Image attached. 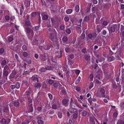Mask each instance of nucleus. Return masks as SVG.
Listing matches in <instances>:
<instances>
[{
	"instance_id": "obj_50",
	"label": "nucleus",
	"mask_w": 124,
	"mask_h": 124,
	"mask_svg": "<svg viewBox=\"0 0 124 124\" xmlns=\"http://www.w3.org/2000/svg\"><path fill=\"white\" fill-rule=\"evenodd\" d=\"M26 94L27 95H29L31 94V91L30 90L27 91L26 92Z\"/></svg>"
},
{
	"instance_id": "obj_2",
	"label": "nucleus",
	"mask_w": 124,
	"mask_h": 124,
	"mask_svg": "<svg viewBox=\"0 0 124 124\" xmlns=\"http://www.w3.org/2000/svg\"><path fill=\"white\" fill-rule=\"evenodd\" d=\"M71 101L70 104V106L71 107H75V105H77V106L79 108H82L78 104L77 102L75 100H73L71 98Z\"/></svg>"
},
{
	"instance_id": "obj_43",
	"label": "nucleus",
	"mask_w": 124,
	"mask_h": 124,
	"mask_svg": "<svg viewBox=\"0 0 124 124\" xmlns=\"http://www.w3.org/2000/svg\"><path fill=\"white\" fill-rule=\"evenodd\" d=\"M6 63V60H4L2 61L1 63V64L2 65L4 66L5 65Z\"/></svg>"
},
{
	"instance_id": "obj_10",
	"label": "nucleus",
	"mask_w": 124,
	"mask_h": 124,
	"mask_svg": "<svg viewBox=\"0 0 124 124\" xmlns=\"http://www.w3.org/2000/svg\"><path fill=\"white\" fill-rule=\"evenodd\" d=\"M69 111L70 113H73L77 111V110L75 108L70 107L69 108Z\"/></svg>"
},
{
	"instance_id": "obj_25",
	"label": "nucleus",
	"mask_w": 124,
	"mask_h": 124,
	"mask_svg": "<svg viewBox=\"0 0 124 124\" xmlns=\"http://www.w3.org/2000/svg\"><path fill=\"white\" fill-rule=\"evenodd\" d=\"M93 74H91L89 76V78L90 79V81H93Z\"/></svg>"
},
{
	"instance_id": "obj_49",
	"label": "nucleus",
	"mask_w": 124,
	"mask_h": 124,
	"mask_svg": "<svg viewBox=\"0 0 124 124\" xmlns=\"http://www.w3.org/2000/svg\"><path fill=\"white\" fill-rule=\"evenodd\" d=\"M63 41L64 42H66L68 40V38L66 37H64L62 39Z\"/></svg>"
},
{
	"instance_id": "obj_5",
	"label": "nucleus",
	"mask_w": 124,
	"mask_h": 124,
	"mask_svg": "<svg viewBox=\"0 0 124 124\" xmlns=\"http://www.w3.org/2000/svg\"><path fill=\"white\" fill-rule=\"evenodd\" d=\"M117 27V24H114L111 26H109L108 27V30L109 32L110 31L111 32H114L115 31L116 28Z\"/></svg>"
},
{
	"instance_id": "obj_13",
	"label": "nucleus",
	"mask_w": 124,
	"mask_h": 124,
	"mask_svg": "<svg viewBox=\"0 0 124 124\" xmlns=\"http://www.w3.org/2000/svg\"><path fill=\"white\" fill-rule=\"evenodd\" d=\"M94 117H90V120L91 124H95V122L94 121Z\"/></svg>"
},
{
	"instance_id": "obj_54",
	"label": "nucleus",
	"mask_w": 124,
	"mask_h": 124,
	"mask_svg": "<svg viewBox=\"0 0 124 124\" xmlns=\"http://www.w3.org/2000/svg\"><path fill=\"white\" fill-rule=\"evenodd\" d=\"M108 24L107 22L106 21H104L102 23V24L104 26H106Z\"/></svg>"
},
{
	"instance_id": "obj_56",
	"label": "nucleus",
	"mask_w": 124,
	"mask_h": 124,
	"mask_svg": "<svg viewBox=\"0 0 124 124\" xmlns=\"http://www.w3.org/2000/svg\"><path fill=\"white\" fill-rule=\"evenodd\" d=\"M48 95L50 99L52 100L53 98L52 95L51 94L49 93Z\"/></svg>"
},
{
	"instance_id": "obj_12",
	"label": "nucleus",
	"mask_w": 124,
	"mask_h": 124,
	"mask_svg": "<svg viewBox=\"0 0 124 124\" xmlns=\"http://www.w3.org/2000/svg\"><path fill=\"white\" fill-rule=\"evenodd\" d=\"M28 108L29 109V112H32L33 109L32 104H31L30 105V106L28 107Z\"/></svg>"
},
{
	"instance_id": "obj_1",
	"label": "nucleus",
	"mask_w": 124,
	"mask_h": 124,
	"mask_svg": "<svg viewBox=\"0 0 124 124\" xmlns=\"http://www.w3.org/2000/svg\"><path fill=\"white\" fill-rule=\"evenodd\" d=\"M57 35L56 31L54 30L53 31V33L50 34L49 37L50 39L52 41L56 42L57 41Z\"/></svg>"
},
{
	"instance_id": "obj_31",
	"label": "nucleus",
	"mask_w": 124,
	"mask_h": 124,
	"mask_svg": "<svg viewBox=\"0 0 124 124\" xmlns=\"http://www.w3.org/2000/svg\"><path fill=\"white\" fill-rule=\"evenodd\" d=\"M85 59L86 60L88 61L90 59V56L89 54H88L87 55L85 56Z\"/></svg>"
},
{
	"instance_id": "obj_7",
	"label": "nucleus",
	"mask_w": 124,
	"mask_h": 124,
	"mask_svg": "<svg viewBox=\"0 0 124 124\" xmlns=\"http://www.w3.org/2000/svg\"><path fill=\"white\" fill-rule=\"evenodd\" d=\"M81 102H79L81 103L83 106L85 107H87V103L86 101L85 100V99L83 100V101H80Z\"/></svg>"
},
{
	"instance_id": "obj_58",
	"label": "nucleus",
	"mask_w": 124,
	"mask_h": 124,
	"mask_svg": "<svg viewBox=\"0 0 124 124\" xmlns=\"http://www.w3.org/2000/svg\"><path fill=\"white\" fill-rule=\"evenodd\" d=\"M92 35L93 36V38H95L97 36L96 33L95 32L93 33L92 34Z\"/></svg>"
},
{
	"instance_id": "obj_59",
	"label": "nucleus",
	"mask_w": 124,
	"mask_h": 124,
	"mask_svg": "<svg viewBox=\"0 0 124 124\" xmlns=\"http://www.w3.org/2000/svg\"><path fill=\"white\" fill-rule=\"evenodd\" d=\"M89 18L87 16H85L84 20V21L87 22L89 20Z\"/></svg>"
},
{
	"instance_id": "obj_23",
	"label": "nucleus",
	"mask_w": 124,
	"mask_h": 124,
	"mask_svg": "<svg viewBox=\"0 0 124 124\" xmlns=\"http://www.w3.org/2000/svg\"><path fill=\"white\" fill-rule=\"evenodd\" d=\"M73 11V10L71 9H69L67 10L66 11V13L68 14H70Z\"/></svg>"
},
{
	"instance_id": "obj_47",
	"label": "nucleus",
	"mask_w": 124,
	"mask_h": 124,
	"mask_svg": "<svg viewBox=\"0 0 124 124\" xmlns=\"http://www.w3.org/2000/svg\"><path fill=\"white\" fill-rule=\"evenodd\" d=\"M54 112V110H50L49 111V114L50 115L53 114Z\"/></svg>"
},
{
	"instance_id": "obj_18",
	"label": "nucleus",
	"mask_w": 124,
	"mask_h": 124,
	"mask_svg": "<svg viewBox=\"0 0 124 124\" xmlns=\"http://www.w3.org/2000/svg\"><path fill=\"white\" fill-rule=\"evenodd\" d=\"M30 1L29 0H26L24 2V4L26 6L28 7L30 5Z\"/></svg>"
},
{
	"instance_id": "obj_61",
	"label": "nucleus",
	"mask_w": 124,
	"mask_h": 124,
	"mask_svg": "<svg viewBox=\"0 0 124 124\" xmlns=\"http://www.w3.org/2000/svg\"><path fill=\"white\" fill-rule=\"evenodd\" d=\"M82 51L83 53H85L87 52L86 49L85 48H83L82 50Z\"/></svg>"
},
{
	"instance_id": "obj_33",
	"label": "nucleus",
	"mask_w": 124,
	"mask_h": 124,
	"mask_svg": "<svg viewBox=\"0 0 124 124\" xmlns=\"http://www.w3.org/2000/svg\"><path fill=\"white\" fill-rule=\"evenodd\" d=\"M31 29L29 27H27L26 29V31L27 33H30L31 32Z\"/></svg>"
},
{
	"instance_id": "obj_8",
	"label": "nucleus",
	"mask_w": 124,
	"mask_h": 124,
	"mask_svg": "<svg viewBox=\"0 0 124 124\" xmlns=\"http://www.w3.org/2000/svg\"><path fill=\"white\" fill-rule=\"evenodd\" d=\"M39 77L38 76L36 75H34L32 77V80L34 82H35L37 81V82H39L38 79Z\"/></svg>"
},
{
	"instance_id": "obj_24",
	"label": "nucleus",
	"mask_w": 124,
	"mask_h": 124,
	"mask_svg": "<svg viewBox=\"0 0 124 124\" xmlns=\"http://www.w3.org/2000/svg\"><path fill=\"white\" fill-rule=\"evenodd\" d=\"M65 51L67 53L71 52V48L70 47H67L65 48Z\"/></svg>"
},
{
	"instance_id": "obj_27",
	"label": "nucleus",
	"mask_w": 124,
	"mask_h": 124,
	"mask_svg": "<svg viewBox=\"0 0 124 124\" xmlns=\"http://www.w3.org/2000/svg\"><path fill=\"white\" fill-rule=\"evenodd\" d=\"M75 95L76 98L78 99V102H81V101H80L79 100V97L80 96L79 94L78 93H76Z\"/></svg>"
},
{
	"instance_id": "obj_55",
	"label": "nucleus",
	"mask_w": 124,
	"mask_h": 124,
	"mask_svg": "<svg viewBox=\"0 0 124 124\" xmlns=\"http://www.w3.org/2000/svg\"><path fill=\"white\" fill-rule=\"evenodd\" d=\"M64 20L66 22L68 21L69 20V18L68 16H65L64 18Z\"/></svg>"
},
{
	"instance_id": "obj_16",
	"label": "nucleus",
	"mask_w": 124,
	"mask_h": 124,
	"mask_svg": "<svg viewBox=\"0 0 124 124\" xmlns=\"http://www.w3.org/2000/svg\"><path fill=\"white\" fill-rule=\"evenodd\" d=\"M42 18L43 20H46L48 18V15H46L42 14Z\"/></svg>"
},
{
	"instance_id": "obj_51",
	"label": "nucleus",
	"mask_w": 124,
	"mask_h": 124,
	"mask_svg": "<svg viewBox=\"0 0 124 124\" xmlns=\"http://www.w3.org/2000/svg\"><path fill=\"white\" fill-rule=\"evenodd\" d=\"M54 82L53 80L51 79L49 80L48 81V83L50 85H52Z\"/></svg>"
},
{
	"instance_id": "obj_62",
	"label": "nucleus",
	"mask_w": 124,
	"mask_h": 124,
	"mask_svg": "<svg viewBox=\"0 0 124 124\" xmlns=\"http://www.w3.org/2000/svg\"><path fill=\"white\" fill-rule=\"evenodd\" d=\"M60 28L62 30H63L65 28L64 25H61L60 26Z\"/></svg>"
},
{
	"instance_id": "obj_11",
	"label": "nucleus",
	"mask_w": 124,
	"mask_h": 124,
	"mask_svg": "<svg viewBox=\"0 0 124 124\" xmlns=\"http://www.w3.org/2000/svg\"><path fill=\"white\" fill-rule=\"evenodd\" d=\"M16 73V72L15 70H13L11 73L10 74V77L12 78H13L15 77V75Z\"/></svg>"
},
{
	"instance_id": "obj_46",
	"label": "nucleus",
	"mask_w": 124,
	"mask_h": 124,
	"mask_svg": "<svg viewBox=\"0 0 124 124\" xmlns=\"http://www.w3.org/2000/svg\"><path fill=\"white\" fill-rule=\"evenodd\" d=\"M112 87L114 88L115 89H116L117 87V86L116 85V84L115 83V84H112Z\"/></svg>"
},
{
	"instance_id": "obj_32",
	"label": "nucleus",
	"mask_w": 124,
	"mask_h": 124,
	"mask_svg": "<svg viewBox=\"0 0 124 124\" xmlns=\"http://www.w3.org/2000/svg\"><path fill=\"white\" fill-rule=\"evenodd\" d=\"M25 25L27 26H30L31 25V23L29 21H25Z\"/></svg>"
},
{
	"instance_id": "obj_30",
	"label": "nucleus",
	"mask_w": 124,
	"mask_h": 124,
	"mask_svg": "<svg viewBox=\"0 0 124 124\" xmlns=\"http://www.w3.org/2000/svg\"><path fill=\"white\" fill-rule=\"evenodd\" d=\"M116 124H124V122L122 120H119L117 122Z\"/></svg>"
},
{
	"instance_id": "obj_53",
	"label": "nucleus",
	"mask_w": 124,
	"mask_h": 124,
	"mask_svg": "<svg viewBox=\"0 0 124 124\" xmlns=\"http://www.w3.org/2000/svg\"><path fill=\"white\" fill-rule=\"evenodd\" d=\"M66 32L68 34H69L71 33V30L70 29H68L66 30Z\"/></svg>"
},
{
	"instance_id": "obj_52",
	"label": "nucleus",
	"mask_w": 124,
	"mask_h": 124,
	"mask_svg": "<svg viewBox=\"0 0 124 124\" xmlns=\"http://www.w3.org/2000/svg\"><path fill=\"white\" fill-rule=\"evenodd\" d=\"M13 40V38L12 37H8V40L10 42H11Z\"/></svg>"
},
{
	"instance_id": "obj_20",
	"label": "nucleus",
	"mask_w": 124,
	"mask_h": 124,
	"mask_svg": "<svg viewBox=\"0 0 124 124\" xmlns=\"http://www.w3.org/2000/svg\"><path fill=\"white\" fill-rule=\"evenodd\" d=\"M71 117L72 119L77 118L78 117V114L76 113L73 114L72 115Z\"/></svg>"
},
{
	"instance_id": "obj_34",
	"label": "nucleus",
	"mask_w": 124,
	"mask_h": 124,
	"mask_svg": "<svg viewBox=\"0 0 124 124\" xmlns=\"http://www.w3.org/2000/svg\"><path fill=\"white\" fill-rule=\"evenodd\" d=\"M8 74V72L7 71L3 70V75L5 76H7Z\"/></svg>"
},
{
	"instance_id": "obj_64",
	"label": "nucleus",
	"mask_w": 124,
	"mask_h": 124,
	"mask_svg": "<svg viewBox=\"0 0 124 124\" xmlns=\"http://www.w3.org/2000/svg\"><path fill=\"white\" fill-rule=\"evenodd\" d=\"M121 32L124 31V26L123 25H121Z\"/></svg>"
},
{
	"instance_id": "obj_9",
	"label": "nucleus",
	"mask_w": 124,
	"mask_h": 124,
	"mask_svg": "<svg viewBox=\"0 0 124 124\" xmlns=\"http://www.w3.org/2000/svg\"><path fill=\"white\" fill-rule=\"evenodd\" d=\"M40 58L43 61H45L46 60V54L45 53H43L41 54L40 56Z\"/></svg>"
},
{
	"instance_id": "obj_3",
	"label": "nucleus",
	"mask_w": 124,
	"mask_h": 124,
	"mask_svg": "<svg viewBox=\"0 0 124 124\" xmlns=\"http://www.w3.org/2000/svg\"><path fill=\"white\" fill-rule=\"evenodd\" d=\"M53 69V67L52 66H46L45 67V68H41L39 70V71L41 72H44L46 71V70H52Z\"/></svg>"
},
{
	"instance_id": "obj_57",
	"label": "nucleus",
	"mask_w": 124,
	"mask_h": 124,
	"mask_svg": "<svg viewBox=\"0 0 124 124\" xmlns=\"http://www.w3.org/2000/svg\"><path fill=\"white\" fill-rule=\"evenodd\" d=\"M69 57L70 59H73L74 58V56L73 54H72L69 55Z\"/></svg>"
},
{
	"instance_id": "obj_36",
	"label": "nucleus",
	"mask_w": 124,
	"mask_h": 124,
	"mask_svg": "<svg viewBox=\"0 0 124 124\" xmlns=\"http://www.w3.org/2000/svg\"><path fill=\"white\" fill-rule=\"evenodd\" d=\"M79 10V7L78 5H77L75 7V10L77 12H78Z\"/></svg>"
},
{
	"instance_id": "obj_22",
	"label": "nucleus",
	"mask_w": 124,
	"mask_h": 124,
	"mask_svg": "<svg viewBox=\"0 0 124 124\" xmlns=\"http://www.w3.org/2000/svg\"><path fill=\"white\" fill-rule=\"evenodd\" d=\"M63 104L65 106H67V101L66 99H64L62 100V101Z\"/></svg>"
},
{
	"instance_id": "obj_45",
	"label": "nucleus",
	"mask_w": 124,
	"mask_h": 124,
	"mask_svg": "<svg viewBox=\"0 0 124 124\" xmlns=\"http://www.w3.org/2000/svg\"><path fill=\"white\" fill-rule=\"evenodd\" d=\"M23 49L24 51H25L27 49V47L26 46L23 45L22 46Z\"/></svg>"
},
{
	"instance_id": "obj_26",
	"label": "nucleus",
	"mask_w": 124,
	"mask_h": 124,
	"mask_svg": "<svg viewBox=\"0 0 124 124\" xmlns=\"http://www.w3.org/2000/svg\"><path fill=\"white\" fill-rule=\"evenodd\" d=\"M15 85V88L17 89H18L20 87V84L18 82H17L16 83V85Z\"/></svg>"
},
{
	"instance_id": "obj_19",
	"label": "nucleus",
	"mask_w": 124,
	"mask_h": 124,
	"mask_svg": "<svg viewBox=\"0 0 124 124\" xmlns=\"http://www.w3.org/2000/svg\"><path fill=\"white\" fill-rule=\"evenodd\" d=\"M39 26H36L33 28V30L35 31L37 33H39L38 30L39 29Z\"/></svg>"
},
{
	"instance_id": "obj_63",
	"label": "nucleus",
	"mask_w": 124,
	"mask_h": 124,
	"mask_svg": "<svg viewBox=\"0 0 124 124\" xmlns=\"http://www.w3.org/2000/svg\"><path fill=\"white\" fill-rule=\"evenodd\" d=\"M58 84L57 83H54L53 84V86L55 87H57L58 86Z\"/></svg>"
},
{
	"instance_id": "obj_17",
	"label": "nucleus",
	"mask_w": 124,
	"mask_h": 124,
	"mask_svg": "<svg viewBox=\"0 0 124 124\" xmlns=\"http://www.w3.org/2000/svg\"><path fill=\"white\" fill-rule=\"evenodd\" d=\"M51 47V46L50 45H47L45 46L44 47V48L45 50H49Z\"/></svg>"
},
{
	"instance_id": "obj_38",
	"label": "nucleus",
	"mask_w": 124,
	"mask_h": 124,
	"mask_svg": "<svg viewBox=\"0 0 124 124\" xmlns=\"http://www.w3.org/2000/svg\"><path fill=\"white\" fill-rule=\"evenodd\" d=\"M79 98L80 101H83V100L85 99V97L84 96L80 95L79 96Z\"/></svg>"
},
{
	"instance_id": "obj_15",
	"label": "nucleus",
	"mask_w": 124,
	"mask_h": 124,
	"mask_svg": "<svg viewBox=\"0 0 124 124\" xmlns=\"http://www.w3.org/2000/svg\"><path fill=\"white\" fill-rule=\"evenodd\" d=\"M61 105L60 104H59V107H58L57 106V105L55 104H53L52 105V108L53 109H58L59 108H60V106Z\"/></svg>"
},
{
	"instance_id": "obj_14",
	"label": "nucleus",
	"mask_w": 124,
	"mask_h": 124,
	"mask_svg": "<svg viewBox=\"0 0 124 124\" xmlns=\"http://www.w3.org/2000/svg\"><path fill=\"white\" fill-rule=\"evenodd\" d=\"M12 104L16 107H17L19 105V103L17 101H13L12 102Z\"/></svg>"
},
{
	"instance_id": "obj_21",
	"label": "nucleus",
	"mask_w": 124,
	"mask_h": 124,
	"mask_svg": "<svg viewBox=\"0 0 124 124\" xmlns=\"http://www.w3.org/2000/svg\"><path fill=\"white\" fill-rule=\"evenodd\" d=\"M115 59V58L113 56H111L108 59V60L109 62H110L113 61Z\"/></svg>"
},
{
	"instance_id": "obj_40",
	"label": "nucleus",
	"mask_w": 124,
	"mask_h": 124,
	"mask_svg": "<svg viewBox=\"0 0 124 124\" xmlns=\"http://www.w3.org/2000/svg\"><path fill=\"white\" fill-rule=\"evenodd\" d=\"M37 123L39 124H43L44 123L43 121L41 120H38Z\"/></svg>"
},
{
	"instance_id": "obj_44",
	"label": "nucleus",
	"mask_w": 124,
	"mask_h": 124,
	"mask_svg": "<svg viewBox=\"0 0 124 124\" xmlns=\"http://www.w3.org/2000/svg\"><path fill=\"white\" fill-rule=\"evenodd\" d=\"M9 69V67L7 65H6L4 67L3 70L7 71Z\"/></svg>"
},
{
	"instance_id": "obj_37",
	"label": "nucleus",
	"mask_w": 124,
	"mask_h": 124,
	"mask_svg": "<svg viewBox=\"0 0 124 124\" xmlns=\"http://www.w3.org/2000/svg\"><path fill=\"white\" fill-rule=\"evenodd\" d=\"M120 106L121 108L122 109H124V103L123 102H121L120 103Z\"/></svg>"
},
{
	"instance_id": "obj_42",
	"label": "nucleus",
	"mask_w": 124,
	"mask_h": 124,
	"mask_svg": "<svg viewBox=\"0 0 124 124\" xmlns=\"http://www.w3.org/2000/svg\"><path fill=\"white\" fill-rule=\"evenodd\" d=\"M23 55V56L25 57H27L28 55V54L26 52H23L22 53Z\"/></svg>"
},
{
	"instance_id": "obj_48",
	"label": "nucleus",
	"mask_w": 124,
	"mask_h": 124,
	"mask_svg": "<svg viewBox=\"0 0 124 124\" xmlns=\"http://www.w3.org/2000/svg\"><path fill=\"white\" fill-rule=\"evenodd\" d=\"M1 122L3 124H5L6 123V121L5 119H3L1 120Z\"/></svg>"
},
{
	"instance_id": "obj_39",
	"label": "nucleus",
	"mask_w": 124,
	"mask_h": 124,
	"mask_svg": "<svg viewBox=\"0 0 124 124\" xmlns=\"http://www.w3.org/2000/svg\"><path fill=\"white\" fill-rule=\"evenodd\" d=\"M87 112L86 111L84 110L82 111V115L83 116H85L87 115Z\"/></svg>"
},
{
	"instance_id": "obj_4",
	"label": "nucleus",
	"mask_w": 124,
	"mask_h": 124,
	"mask_svg": "<svg viewBox=\"0 0 124 124\" xmlns=\"http://www.w3.org/2000/svg\"><path fill=\"white\" fill-rule=\"evenodd\" d=\"M100 92L101 94L100 96L101 97L106 98L108 100L109 99V97L105 95V91L104 89L102 88H100Z\"/></svg>"
},
{
	"instance_id": "obj_60",
	"label": "nucleus",
	"mask_w": 124,
	"mask_h": 124,
	"mask_svg": "<svg viewBox=\"0 0 124 124\" xmlns=\"http://www.w3.org/2000/svg\"><path fill=\"white\" fill-rule=\"evenodd\" d=\"M95 81L96 83L97 84H101V82L98 79H96Z\"/></svg>"
},
{
	"instance_id": "obj_29",
	"label": "nucleus",
	"mask_w": 124,
	"mask_h": 124,
	"mask_svg": "<svg viewBox=\"0 0 124 124\" xmlns=\"http://www.w3.org/2000/svg\"><path fill=\"white\" fill-rule=\"evenodd\" d=\"M9 108L8 107L6 106L3 109V111L4 112H7L8 111Z\"/></svg>"
},
{
	"instance_id": "obj_6",
	"label": "nucleus",
	"mask_w": 124,
	"mask_h": 124,
	"mask_svg": "<svg viewBox=\"0 0 124 124\" xmlns=\"http://www.w3.org/2000/svg\"><path fill=\"white\" fill-rule=\"evenodd\" d=\"M41 84L40 83H36L35 84L34 86L35 88V90H37V89L39 90L41 86Z\"/></svg>"
},
{
	"instance_id": "obj_35",
	"label": "nucleus",
	"mask_w": 124,
	"mask_h": 124,
	"mask_svg": "<svg viewBox=\"0 0 124 124\" xmlns=\"http://www.w3.org/2000/svg\"><path fill=\"white\" fill-rule=\"evenodd\" d=\"M58 117L60 118H61L62 116V114L60 112H59L58 113Z\"/></svg>"
},
{
	"instance_id": "obj_41",
	"label": "nucleus",
	"mask_w": 124,
	"mask_h": 124,
	"mask_svg": "<svg viewBox=\"0 0 124 124\" xmlns=\"http://www.w3.org/2000/svg\"><path fill=\"white\" fill-rule=\"evenodd\" d=\"M93 82H91L90 83L89 86V89H91L92 87H93Z\"/></svg>"
},
{
	"instance_id": "obj_28",
	"label": "nucleus",
	"mask_w": 124,
	"mask_h": 124,
	"mask_svg": "<svg viewBox=\"0 0 124 124\" xmlns=\"http://www.w3.org/2000/svg\"><path fill=\"white\" fill-rule=\"evenodd\" d=\"M62 53V49H60V54L59 55L56 56V57L58 58H60L61 56V55Z\"/></svg>"
}]
</instances>
